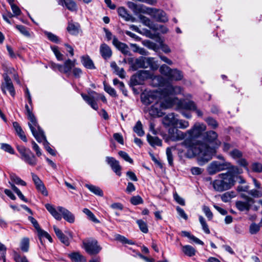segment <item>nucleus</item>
<instances>
[{
  "label": "nucleus",
  "mask_w": 262,
  "mask_h": 262,
  "mask_svg": "<svg viewBox=\"0 0 262 262\" xmlns=\"http://www.w3.org/2000/svg\"><path fill=\"white\" fill-rule=\"evenodd\" d=\"M180 107L183 110L193 111L196 109V105L193 101H188L182 103L180 104Z\"/></svg>",
  "instance_id": "35"
},
{
  "label": "nucleus",
  "mask_w": 262,
  "mask_h": 262,
  "mask_svg": "<svg viewBox=\"0 0 262 262\" xmlns=\"http://www.w3.org/2000/svg\"><path fill=\"white\" fill-rule=\"evenodd\" d=\"M162 105L161 103H155L151 106L149 111V114L152 117L160 116L162 114V110L163 109Z\"/></svg>",
  "instance_id": "21"
},
{
  "label": "nucleus",
  "mask_w": 262,
  "mask_h": 262,
  "mask_svg": "<svg viewBox=\"0 0 262 262\" xmlns=\"http://www.w3.org/2000/svg\"><path fill=\"white\" fill-rule=\"evenodd\" d=\"M51 50L55 54L57 59L58 61H62L63 60V55L60 53L58 49V47L55 46H51Z\"/></svg>",
  "instance_id": "45"
},
{
  "label": "nucleus",
  "mask_w": 262,
  "mask_h": 262,
  "mask_svg": "<svg viewBox=\"0 0 262 262\" xmlns=\"http://www.w3.org/2000/svg\"><path fill=\"white\" fill-rule=\"evenodd\" d=\"M219 179L212 182L213 187L215 190L223 192L230 189L235 184V175L231 172L222 173L218 175Z\"/></svg>",
  "instance_id": "2"
},
{
  "label": "nucleus",
  "mask_w": 262,
  "mask_h": 262,
  "mask_svg": "<svg viewBox=\"0 0 262 262\" xmlns=\"http://www.w3.org/2000/svg\"><path fill=\"white\" fill-rule=\"evenodd\" d=\"M163 124L167 126H176L178 125V119L176 118L174 113H169L163 118Z\"/></svg>",
  "instance_id": "15"
},
{
  "label": "nucleus",
  "mask_w": 262,
  "mask_h": 262,
  "mask_svg": "<svg viewBox=\"0 0 262 262\" xmlns=\"http://www.w3.org/2000/svg\"><path fill=\"white\" fill-rule=\"evenodd\" d=\"M36 231L39 237H45L47 238L50 242L52 243L53 242V239L50 234L45 230L41 229L40 227Z\"/></svg>",
  "instance_id": "47"
},
{
  "label": "nucleus",
  "mask_w": 262,
  "mask_h": 262,
  "mask_svg": "<svg viewBox=\"0 0 262 262\" xmlns=\"http://www.w3.org/2000/svg\"><path fill=\"white\" fill-rule=\"evenodd\" d=\"M182 235L184 236L187 237L188 238L192 240L193 242L196 244L202 245H204V243L202 241L194 236L193 235L191 234V233L189 232L183 231H182Z\"/></svg>",
  "instance_id": "40"
},
{
  "label": "nucleus",
  "mask_w": 262,
  "mask_h": 262,
  "mask_svg": "<svg viewBox=\"0 0 262 262\" xmlns=\"http://www.w3.org/2000/svg\"><path fill=\"white\" fill-rule=\"evenodd\" d=\"M228 168L227 164L221 163L219 161L212 162L207 167V171L210 175L214 174L219 171L224 170Z\"/></svg>",
  "instance_id": "7"
},
{
  "label": "nucleus",
  "mask_w": 262,
  "mask_h": 262,
  "mask_svg": "<svg viewBox=\"0 0 262 262\" xmlns=\"http://www.w3.org/2000/svg\"><path fill=\"white\" fill-rule=\"evenodd\" d=\"M16 28L24 36L28 37H30V33L26 27L23 25H16Z\"/></svg>",
  "instance_id": "51"
},
{
  "label": "nucleus",
  "mask_w": 262,
  "mask_h": 262,
  "mask_svg": "<svg viewBox=\"0 0 262 262\" xmlns=\"http://www.w3.org/2000/svg\"><path fill=\"white\" fill-rule=\"evenodd\" d=\"M147 140L149 144L152 146H162V140L157 137H152L150 135H147Z\"/></svg>",
  "instance_id": "32"
},
{
  "label": "nucleus",
  "mask_w": 262,
  "mask_h": 262,
  "mask_svg": "<svg viewBox=\"0 0 262 262\" xmlns=\"http://www.w3.org/2000/svg\"><path fill=\"white\" fill-rule=\"evenodd\" d=\"M81 96L83 100L94 110L96 111L98 110V106L96 102V101L98 100V98H96L94 96H89L83 93H81Z\"/></svg>",
  "instance_id": "17"
},
{
  "label": "nucleus",
  "mask_w": 262,
  "mask_h": 262,
  "mask_svg": "<svg viewBox=\"0 0 262 262\" xmlns=\"http://www.w3.org/2000/svg\"><path fill=\"white\" fill-rule=\"evenodd\" d=\"M10 179L12 181L14 182L17 185H20L24 186L27 185L26 183L24 181L21 180L19 177L15 174H11Z\"/></svg>",
  "instance_id": "46"
},
{
  "label": "nucleus",
  "mask_w": 262,
  "mask_h": 262,
  "mask_svg": "<svg viewBox=\"0 0 262 262\" xmlns=\"http://www.w3.org/2000/svg\"><path fill=\"white\" fill-rule=\"evenodd\" d=\"M182 251L188 256L191 257L195 255V249L190 245H185L182 247Z\"/></svg>",
  "instance_id": "36"
},
{
  "label": "nucleus",
  "mask_w": 262,
  "mask_h": 262,
  "mask_svg": "<svg viewBox=\"0 0 262 262\" xmlns=\"http://www.w3.org/2000/svg\"><path fill=\"white\" fill-rule=\"evenodd\" d=\"M133 130L138 136L142 137L144 136L145 133L143 129L142 123L140 121H138L133 128Z\"/></svg>",
  "instance_id": "39"
},
{
  "label": "nucleus",
  "mask_w": 262,
  "mask_h": 262,
  "mask_svg": "<svg viewBox=\"0 0 262 262\" xmlns=\"http://www.w3.org/2000/svg\"><path fill=\"white\" fill-rule=\"evenodd\" d=\"M82 248L91 255L98 254L102 249V247L98 244L97 240L93 237L84 239L82 241Z\"/></svg>",
  "instance_id": "4"
},
{
  "label": "nucleus",
  "mask_w": 262,
  "mask_h": 262,
  "mask_svg": "<svg viewBox=\"0 0 262 262\" xmlns=\"http://www.w3.org/2000/svg\"><path fill=\"white\" fill-rule=\"evenodd\" d=\"M208 125L213 129H215L218 127V123L217 121L211 117H209L205 119Z\"/></svg>",
  "instance_id": "50"
},
{
  "label": "nucleus",
  "mask_w": 262,
  "mask_h": 262,
  "mask_svg": "<svg viewBox=\"0 0 262 262\" xmlns=\"http://www.w3.org/2000/svg\"><path fill=\"white\" fill-rule=\"evenodd\" d=\"M113 45L124 55H129L130 52L127 45L120 42L115 36H113Z\"/></svg>",
  "instance_id": "14"
},
{
  "label": "nucleus",
  "mask_w": 262,
  "mask_h": 262,
  "mask_svg": "<svg viewBox=\"0 0 262 262\" xmlns=\"http://www.w3.org/2000/svg\"><path fill=\"white\" fill-rule=\"evenodd\" d=\"M163 109H167L171 107L175 103L174 99L168 98L165 99L163 102H160Z\"/></svg>",
  "instance_id": "41"
},
{
  "label": "nucleus",
  "mask_w": 262,
  "mask_h": 262,
  "mask_svg": "<svg viewBox=\"0 0 262 262\" xmlns=\"http://www.w3.org/2000/svg\"><path fill=\"white\" fill-rule=\"evenodd\" d=\"M17 149L21 155V159L28 164L34 166L37 164V159L29 148L24 146H17Z\"/></svg>",
  "instance_id": "5"
},
{
  "label": "nucleus",
  "mask_w": 262,
  "mask_h": 262,
  "mask_svg": "<svg viewBox=\"0 0 262 262\" xmlns=\"http://www.w3.org/2000/svg\"><path fill=\"white\" fill-rule=\"evenodd\" d=\"M260 226L254 223H252L249 227V232L251 234H256L260 230Z\"/></svg>",
  "instance_id": "56"
},
{
  "label": "nucleus",
  "mask_w": 262,
  "mask_h": 262,
  "mask_svg": "<svg viewBox=\"0 0 262 262\" xmlns=\"http://www.w3.org/2000/svg\"><path fill=\"white\" fill-rule=\"evenodd\" d=\"M81 62L82 65L86 69L91 70L96 69L93 60L88 55L81 56Z\"/></svg>",
  "instance_id": "23"
},
{
  "label": "nucleus",
  "mask_w": 262,
  "mask_h": 262,
  "mask_svg": "<svg viewBox=\"0 0 262 262\" xmlns=\"http://www.w3.org/2000/svg\"><path fill=\"white\" fill-rule=\"evenodd\" d=\"M62 5H64L68 9L71 11L76 10L77 7L75 3L72 0H61Z\"/></svg>",
  "instance_id": "37"
},
{
  "label": "nucleus",
  "mask_w": 262,
  "mask_h": 262,
  "mask_svg": "<svg viewBox=\"0 0 262 262\" xmlns=\"http://www.w3.org/2000/svg\"><path fill=\"white\" fill-rule=\"evenodd\" d=\"M144 45L146 47L150 49H152L154 51H156L158 49V45L150 40H146L144 42Z\"/></svg>",
  "instance_id": "61"
},
{
  "label": "nucleus",
  "mask_w": 262,
  "mask_h": 262,
  "mask_svg": "<svg viewBox=\"0 0 262 262\" xmlns=\"http://www.w3.org/2000/svg\"><path fill=\"white\" fill-rule=\"evenodd\" d=\"M230 156L234 159H239L243 157V152L237 149H234L229 153Z\"/></svg>",
  "instance_id": "49"
},
{
  "label": "nucleus",
  "mask_w": 262,
  "mask_h": 262,
  "mask_svg": "<svg viewBox=\"0 0 262 262\" xmlns=\"http://www.w3.org/2000/svg\"><path fill=\"white\" fill-rule=\"evenodd\" d=\"M26 114L28 116L30 122L28 125L32 135L38 142H41L45 139V135L43 130L38 125L37 120L32 113V105L30 107L28 104L25 105Z\"/></svg>",
  "instance_id": "3"
},
{
  "label": "nucleus",
  "mask_w": 262,
  "mask_h": 262,
  "mask_svg": "<svg viewBox=\"0 0 262 262\" xmlns=\"http://www.w3.org/2000/svg\"><path fill=\"white\" fill-rule=\"evenodd\" d=\"M130 202L134 205H137L143 203L142 198L139 195L134 196L130 198Z\"/></svg>",
  "instance_id": "55"
},
{
  "label": "nucleus",
  "mask_w": 262,
  "mask_h": 262,
  "mask_svg": "<svg viewBox=\"0 0 262 262\" xmlns=\"http://www.w3.org/2000/svg\"><path fill=\"white\" fill-rule=\"evenodd\" d=\"M48 38L52 42L58 43L60 42L59 37L56 35L51 32H47L46 33Z\"/></svg>",
  "instance_id": "57"
},
{
  "label": "nucleus",
  "mask_w": 262,
  "mask_h": 262,
  "mask_svg": "<svg viewBox=\"0 0 262 262\" xmlns=\"http://www.w3.org/2000/svg\"><path fill=\"white\" fill-rule=\"evenodd\" d=\"M14 260L16 262H28L26 256H21L17 253L14 254Z\"/></svg>",
  "instance_id": "64"
},
{
  "label": "nucleus",
  "mask_w": 262,
  "mask_h": 262,
  "mask_svg": "<svg viewBox=\"0 0 262 262\" xmlns=\"http://www.w3.org/2000/svg\"><path fill=\"white\" fill-rule=\"evenodd\" d=\"M140 230L144 233H147L148 232V226L145 222L142 220H138L136 221Z\"/></svg>",
  "instance_id": "44"
},
{
  "label": "nucleus",
  "mask_w": 262,
  "mask_h": 262,
  "mask_svg": "<svg viewBox=\"0 0 262 262\" xmlns=\"http://www.w3.org/2000/svg\"><path fill=\"white\" fill-rule=\"evenodd\" d=\"M104 89L106 92L113 97H117V94L115 90L110 85L104 84Z\"/></svg>",
  "instance_id": "54"
},
{
  "label": "nucleus",
  "mask_w": 262,
  "mask_h": 262,
  "mask_svg": "<svg viewBox=\"0 0 262 262\" xmlns=\"http://www.w3.org/2000/svg\"><path fill=\"white\" fill-rule=\"evenodd\" d=\"M235 196V194L234 192L229 191L223 194L221 196V199L223 202L226 203L229 202L232 198Z\"/></svg>",
  "instance_id": "43"
},
{
  "label": "nucleus",
  "mask_w": 262,
  "mask_h": 262,
  "mask_svg": "<svg viewBox=\"0 0 262 262\" xmlns=\"http://www.w3.org/2000/svg\"><path fill=\"white\" fill-rule=\"evenodd\" d=\"M118 155L120 156L122 159H123L125 161L132 164L133 163V160L131 159L127 153L123 151H119L118 152Z\"/></svg>",
  "instance_id": "59"
},
{
  "label": "nucleus",
  "mask_w": 262,
  "mask_h": 262,
  "mask_svg": "<svg viewBox=\"0 0 262 262\" xmlns=\"http://www.w3.org/2000/svg\"><path fill=\"white\" fill-rule=\"evenodd\" d=\"M149 14L157 21L166 23L168 20L166 13L161 9L151 8Z\"/></svg>",
  "instance_id": "9"
},
{
  "label": "nucleus",
  "mask_w": 262,
  "mask_h": 262,
  "mask_svg": "<svg viewBox=\"0 0 262 262\" xmlns=\"http://www.w3.org/2000/svg\"><path fill=\"white\" fill-rule=\"evenodd\" d=\"M172 69L170 68L166 64H162L159 69L160 72L162 74L167 77H168Z\"/></svg>",
  "instance_id": "48"
},
{
  "label": "nucleus",
  "mask_w": 262,
  "mask_h": 262,
  "mask_svg": "<svg viewBox=\"0 0 262 262\" xmlns=\"http://www.w3.org/2000/svg\"><path fill=\"white\" fill-rule=\"evenodd\" d=\"M68 257L74 262H86V258L79 252H73L68 254Z\"/></svg>",
  "instance_id": "25"
},
{
  "label": "nucleus",
  "mask_w": 262,
  "mask_h": 262,
  "mask_svg": "<svg viewBox=\"0 0 262 262\" xmlns=\"http://www.w3.org/2000/svg\"><path fill=\"white\" fill-rule=\"evenodd\" d=\"M106 162L110 166L112 170L119 177L121 176L122 167L119 162L112 157H106Z\"/></svg>",
  "instance_id": "10"
},
{
  "label": "nucleus",
  "mask_w": 262,
  "mask_h": 262,
  "mask_svg": "<svg viewBox=\"0 0 262 262\" xmlns=\"http://www.w3.org/2000/svg\"><path fill=\"white\" fill-rule=\"evenodd\" d=\"M1 148L3 149L4 151L8 152L11 154H14V150L12 146L7 143H2L1 144Z\"/></svg>",
  "instance_id": "60"
},
{
  "label": "nucleus",
  "mask_w": 262,
  "mask_h": 262,
  "mask_svg": "<svg viewBox=\"0 0 262 262\" xmlns=\"http://www.w3.org/2000/svg\"><path fill=\"white\" fill-rule=\"evenodd\" d=\"M85 186L94 194L100 196H102L103 195V192L100 187L88 184H85Z\"/></svg>",
  "instance_id": "30"
},
{
  "label": "nucleus",
  "mask_w": 262,
  "mask_h": 262,
  "mask_svg": "<svg viewBox=\"0 0 262 262\" xmlns=\"http://www.w3.org/2000/svg\"><path fill=\"white\" fill-rule=\"evenodd\" d=\"M47 210L52 214V215L57 220L60 221L61 219V214L57 211L54 207L50 204L45 205Z\"/></svg>",
  "instance_id": "26"
},
{
  "label": "nucleus",
  "mask_w": 262,
  "mask_h": 262,
  "mask_svg": "<svg viewBox=\"0 0 262 262\" xmlns=\"http://www.w3.org/2000/svg\"><path fill=\"white\" fill-rule=\"evenodd\" d=\"M166 155L169 164L173 166V156L171 151V148L168 147L166 149Z\"/></svg>",
  "instance_id": "62"
},
{
  "label": "nucleus",
  "mask_w": 262,
  "mask_h": 262,
  "mask_svg": "<svg viewBox=\"0 0 262 262\" xmlns=\"http://www.w3.org/2000/svg\"><path fill=\"white\" fill-rule=\"evenodd\" d=\"M155 99V97L152 95L147 94L141 97L142 103L145 105H149L154 102Z\"/></svg>",
  "instance_id": "42"
},
{
  "label": "nucleus",
  "mask_w": 262,
  "mask_h": 262,
  "mask_svg": "<svg viewBox=\"0 0 262 262\" xmlns=\"http://www.w3.org/2000/svg\"><path fill=\"white\" fill-rule=\"evenodd\" d=\"M217 137V134L215 131L210 130L204 134L203 139L205 141L210 143H216Z\"/></svg>",
  "instance_id": "20"
},
{
  "label": "nucleus",
  "mask_w": 262,
  "mask_h": 262,
  "mask_svg": "<svg viewBox=\"0 0 262 262\" xmlns=\"http://www.w3.org/2000/svg\"><path fill=\"white\" fill-rule=\"evenodd\" d=\"M199 221L202 225L204 231L207 234H209L210 233V231L208 228V226L205 221V219L202 216H200Z\"/></svg>",
  "instance_id": "52"
},
{
  "label": "nucleus",
  "mask_w": 262,
  "mask_h": 262,
  "mask_svg": "<svg viewBox=\"0 0 262 262\" xmlns=\"http://www.w3.org/2000/svg\"><path fill=\"white\" fill-rule=\"evenodd\" d=\"M100 53L103 58L105 60L110 58L112 55V51L111 48L105 43L100 45Z\"/></svg>",
  "instance_id": "18"
},
{
  "label": "nucleus",
  "mask_w": 262,
  "mask_h": 262,
  "mask_svg": "<svg viewBox=\"0 0 262 262\" xmlns=\"http://www.w3.org/2000/svg\"><path fill=\"white\" fill-rule=\"evenodd\" d=\"M13 126L14 128L17 135L19 136L20 139L22 140L24 142H27V137L25 135V132L21 128L19 124L17 122H13Z\"/></svg>",
  "instance_id": "24"
},
{
  "label": "nucleus",
  "mask_w": 262,
  "mask_h": 262,
  "mask_svg": "<svg viewBox=\"0 0 262 262\" xmlns=\"http://www.w3.org/2000/svg\"><path fill=\"white\" fill-rule=\"evenodd\" d=\"M29 248V240L28 238H24L21 242L20 248L23 252H28Z\"/></svg>",
  "instance_id": "53"
},
{
  "label": "nucleus",
  "mask_w": 262,
  "mask_h": 262,
  "mask_svg": "<svg viewBox=\"0 0 262 262\" xmlns=\"http://www.w3.org/2000/svg\"><path fill=\"white\" fill-rule=\"evenodd\" d=\"M186 135L181 131L176 128H170L168 130V139L172 141L183 140Z\"/></svg>",
  "instance_id": "13"
},
{
  "label": "nucleus",
  "mask_w": 262,
  "mask_h": 262,
  "mask_svg": "<svg viewBox=\"0 0 262 262\" xmlns=\"http://www.w3.org/2000/svg\"><path fill=\"white\" fill-rule=\"evenodd\" d=\"M2 90L5 94H6V89H7L10 94V95L14 97L15 95V92L14 90V86L13 83H9V84H2L1 86Z\"/></svg>",
  "instance_id": "38"
},
{
  "label": "nucleus",
  "mask_w": 262,
  "mask_h": 262,
  "mask_svg": "<svg viewBox=\"0 0 262 262\" xmlns=\"http://www.w3.org/2000/svg\"><path fill=\"white\" fill-rule=\"evenodd\" d=\"M67 30L70 34L73 35H77L81 31L80 25L78 23L69 21Z\"/></svg>",
  "instance_id": "19"
},
{
  "label": "nucleus",
  "mask_w": 262,
  "mask_h": 262,
  "mask_svg": "<svg viewBox=\"0 0 262 262\" xmlns=\"http://www.w3.org/2000/svg\"><path fill=\"white\" fill-rule=\"evenodd\" d=\"M118 13L120 16L124 18L126 21L134 22L136 20L135 17L128 13L127 11L124 7H119L118 9Z\"/></svg>",
  "instance_id": "22"
},
{
  "label": "nucleus",
  "mask_w": 262,
  "mask_h": 262,
  "mask_svg": "<svg viewBox=\"0 0 262 262\" xmlns=\"http://www.w3.org/2000/svg\"><path fill=\"white\" fill-rule=\"evenodd\" d=\"M147 57L141 56L137 58L134 63V67L136 68H147Z\"/></svg>",
  "instance_id": "28"
},
{
  "label": "nucleus",
  "mask_w": 262,
  "mask_h": 262,
  "mask_svg": "<svg viewBox=\"0 0 262 262\" xmlns=\"http://www.w3.org/2000/svg\"><path fill=\"white\" fill-rule=\"evenodd\" d=\"M203 211L206 216L209 220H211L213 217V214L211 211L210 208L208 206H204L203 207Z\"/></svg>",
  "instance_id": "63"
},
{
  "label": "nucleus",
  "mask_w": 262,
  "mask_h": 262,
  "mask_svg": "<svg viewBox=\"0 0 262 262\" xmlns=\"http://www.w3.org/2000/svg\"><path fill=\"white\" fill-rule=\"evenodd\" d=\"M111 67L114 70V72L120 78H125V71L123 68H120L115 61L111 63Z\"/></svg>",
  "instance_id": "33"
},
{
  "label": "nucleus",
  "mask_w": 262,
  "mask_h": 262,
  "mask_svg": "<svg viewBox=\"0 0 262 262\" xmlns=\"http://www.w3.org/2000/svg\"><path fill=\"white\" fill-rule=\"evenodd\" d=\"M182 144L187 148L186 156L189 158L196 156L201 165L210 161L215 153L213 148L201 142H192L190 140H185Z\"/></svg>",
  "instance_id": "1"
},
{
  "label": "nucleus",
  "mask_w": 262,
  "mask_h": 262,
  "mask_svg": "<svg viewBox=\"0 0 262 262\" xmlns=\"http://www.w3.org/2000/svg\"><path fill=\"white\" fill-rule=\"evenodd\" d=\"M206 128V125L203 123H196L190 129L187 130V133L190 138H198Z\"/></svg>",
  "instance_id": "11"
},
{
  "label": "nucleus",
  "mask_w": 262,
  "mask_h": 262,
  "mask_svg": "<svg viewBox=\"0 0 262 262\" xmlns=\"http://www.w3.org/2000/svg\"><path fill=\"white\" fill-rule=\"evenodd\" d=\"M31 176L33 181L34 182L37 190L40 192L43 195L47 196L48 192L42 181L34 173H31Z\"/></svg>",
  "instance_id": "12"
},
{
  "label": "nucleus",
  "mask_w": 262,
  "mask_h": 262,
  "mask_svg": "<svg viewBox=\"0 0 262 262\" xmlns=\"http://www.w3.org/2000/svg\"><path fill=\"white\" fill-rule=\"evenodd\" d=\"M57 210L61 213L63 219L70 223H73L75 221V216L70 211L61 206L57 207Z\"/></svg>",
  "instance_id": "16"
},
{
  "label": "nucleus",
  "mask_w": 262,
  "mask_h": 262,
  "mask_svg": "<svg viewBox=\"0 0 262 262\" xmlns=\"http://www.w3.org/2000/svg\"><path fill=\"white\" fill-rule=\"evenodd\" d=\"M147 68L149 67L152 71H156L158 69L159 65L158 61L155 60V58L147 57Z\"/></svg>",
  "instance_id": "34"
},
{
  "label": "nucleus",
  "mask_w": 262,
  "mask_h": 262,
  "mask_svg": "<svg viewBox=\"0 0 262 262\" xmlns=\"http://www.w3.org/2000/svg\"><path fill=\"white\" fill-rule=\"evenodd\" d=\"M164 91L167 95H177L181 93V88L180 86L169 85L166 86Z\"/></svg>",
  "instance_id": "27"
},
{
  "label": "nucleus",
  "mask_w": 262,
  "mask_h": 262,
  "mask_svg": "<svg viewBox=\"0 0 262 262\" xmlns=\"http://www.w3.org/2000/svg\"><path fill=\"white\" fill-rule=\"evenodd\" d=\"M73 68V64L72 63V60L68 59L66 60L64 64L61 65V72L64 74H69L72 68Z\"/></svg>",
  "instance_id": "29"
},
{
  "label": "nucleus",
  "mask_w": 262,
  "mask_h": 262,
  "mask_svg": "<svg viewBox=\"0 0 262 262\" xmlns=\"http://www.w3.org/2000/svg\"><path fill=\"white\" fill-rule=\"evenodd\" d=\"M183 74L182 72L176 69H172L168 78L176 81L181 80L183 78Z\"/></svg>",
  "instance_id": "31"
},
{
  "label": "nucleus",
  "mask_w": 262,
  "mask_h": 262,
  "mask_svg": "<svg viewBox=\"0 0 262 262\" xmlns=\"http://www.w3.org/2000/svg\"><path fill=\"white\" fill-rule=\"evenodd\" d=\"M251 168L253 172L260 173L262 172V164L258 162H254L252 164Z\"/></svg>",
  "instance_id": "58"
},
{
  "label": "nucleus",
  "mask_w": 262,
  "mask_h": 262,
  "mask_svg": "<svg viewBox=\"0 0 262 262\" xmlns=\"http://www.w3.org/2000/svg\"><path fill=\"white\" fill-rule=\"evenodd\" d=\"M242 196L246 200V202L237 201L235 203L236 207L241 211H249L251 205L254 203V201L252 198L245 194H242Z\"/></svg>",
  "instance_id": "8"
},
{
  "label": "nucleus",
  "mask_w": 262,
  "mask_h": 262,
  "mask_svg": "<svg viewBox=\"0 0 262 262\" xmlns=\"http://www.w3.org/2000/svg\"><path fill=\"white\" fill-rule=\"evenodd\" d=\"M152 76L149 71L140 70L131 77V83L133 85L142 84L145 80L151 78Z\"/></svg>",
  "instance_id": "6"
}]
</instances>
